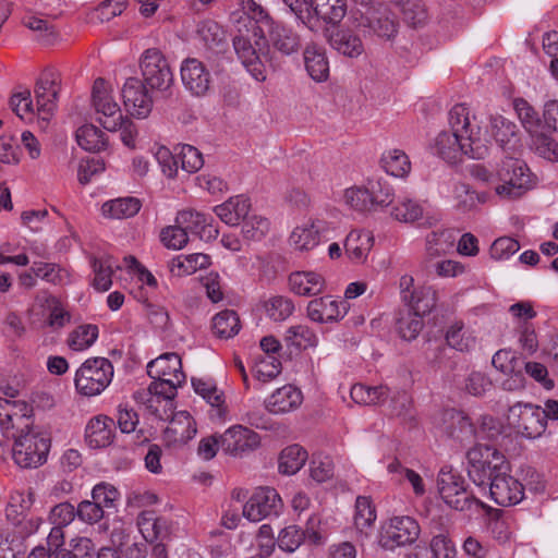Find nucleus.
Returning a JSON list of instances; mask_svg holds the SVG:
<instances>
[{
    "label": "nucleus",
    "instance_id": "6",
    "mask_svg": "<svg viewBox=\"0 0 558 558\" xmlns=\"http://www.w3.org/2000/svg\"><path fill=\"white\" fill-rule=\"evenodd\" d=\"M49 435L37 426L21 429L14 437L12 459L22 469H35L43 465L50 450Z\"/></svg>",
    "mask_w": 558,
    "mask_h": 558
},
{
    "label": "nucleus",
    "instance_id": "17",
    "mask_svg": "<svg viewBox=\"0 0 558 558\" xmlns=\"http://www.w3.org/2000/svg\"><path fill=\"white\" fill-rule=\"evenodd\" d=\"M484 497H488L499 506L509 507L520 504L525 495L523 484L506 471L505 474L496 475L488 485L478 490Z\"/></svg>",
    "mask_w": 558,
    "mask_h": 558
},
{
    "label": "nucleus",
    "instance_id": "46",
    "mask_svg": "<svg viewBox=\"0 0 558 558\" xmlns=\"http://www.w3.org/2000/svg\"><path fill=\"white\" fill-rule=\"evenodd\" d=\"M369 193L371 209L388 207L392 204L395 192L390 184L381 178H367L365 180Z\"/></svg>",
    "mask_w": 558,
    "mask_h": 558
},
{
    "label": "nucleus",
    "instance_id": "58",
    "mask_svg": "<svg viewBox=\"0 0 558 558\" xmlns=\"http://www.w3.org/2000/svg\"><path fill=\"white\" fill-rule=\"evenodd\" d=\"M335 475V464L331 457L323 453L314 454L310 461V476L317 483L331 480Z\"/></svg>",
    "mask_w": 558,
    "mask_h": 558
},
{
    "label": "nucleus",
    "instance_id": "28",
    "mask_svg": "<svg viewBox=\"0 0 558 558\" xmlns=\"http://www.w3.org/2000/svg\"><path fill=\"white\" fill-rule=\"evenodd\" d=\"M177 223L206 242L215 240L219 234L213 217L195 209L181 210L177 216Z\"/></svg>",
    "mask_w": 558,
    "mask_h": 558
},
{
    "label": "nucleus",
    "instance_id": "25",
    "mask_svg": "<svg viewBox=\"0 0 558 558\" xmlns=\"http://www.w3.org/2000/svg\"><path fill=\"white\" fill-rule=\"evenodd\" d=\"M124 267L131 277L130 294L137 302H146L149 299L148 292L158 288L156 277L134 256L124 257Z\"/></svg>",
    "mask_w": 558,
    "mask_h": 558
},
{
    "label": "nucleus",
    "instance_id": "48",
    "mask_svg": "<svg viewBox=\"0 0 558 558\" xmlns=\"http://www.w3.org/2000/svg\"><path fill=\"white\" fill-rule=\"evenodd\" d=\"M263 310L269 319L284 322L293 314L295 306L288 296L272 295L264 301Z\"/></svg>",
    "mask_w": 558,
    "mask_h": 558
},
{
    "label": "nucleus",
    "instance_id": "49",
    "mask_svg": "<svg viewBox=\"0 0 558 558\" xmlns=\"http://www.w3.org/2000/svg\"><path fill=\"white\" fill-rule=\"evenodd\" d=\"M351 399L362 405H375L386 400L388 388L386 386L371 387L363 384H355L350 390Z\"/></svg>",
    "mask_w": 558,
    "mask_h": 558
},
{
    "label": "nucleus",
    "instance_id": "44",
    "mask_svg": "<svg viewBox=\"0 0 558 558\" xmlns=\"http://www.w3.org/2000/svg\"><path fill=\"white\" fill-rule=\"evenodd\" d=\"M381 168L391 177L403 179L411 172L409 156L401 149L390 148L383 153Z\"/></svg>",
    "mask_w": 558,
    "mask_h": 558
},
{
    "label": "nucleus",
    "instance_id": "33",
    "mask_svg": "<svg viewBox=\"0 0 558 558\" xmlns=\"http://www.w3.org/2000/svg\"><path fill=\"white\" fill-rule=\"evenodd\" d=\"M492 363L497 371L511 377L504 383L506 389L515 390L523 387L522 363L515 352L506 349L499 350L494 354Z\"/></svg>",
    "mask_w": 558,
    "mask_h": 558
},
{
    "label": "nucleus",
    "instance_id": "36",
    "mask_svg": "<svg viewBox=\"0 0 558 558\" xmlns=\"http://www.w3.org/2000/svg\"><path fill=\"white\" fill-rule=\"evenodd\" d=\"M377 520V511L373 500L366 496H359L355 500L353 525L361 535L368 536Z\"/></svg>",
    "mask_w": 558,
    "mask_h": 558
},
{
    "label": "nucleus",
    "instance_id": "2",
    "mask_svg": "<svg viewBox=\"0 0 558 558\" xmlns=\"http://www.w3.org/2000/svg\"><path fill=\"white\" fill-rule=\"evenodd\" d=\"M483 120L464 105H456L449 112V130L439 132L429 148L447 162H456L461 155L483 159L488 154V137L481 135Z\"/></svg>",
    "mask_w": 558,
    "mask_h": 558
},
{
    "label": "nucleus",
    "instance_id": "13",
    "mask_svg": "<svg viewBox=\"0 0 558 558\" xmlns=\"http://www.w3.org/2000/svg\"><path fill=\"white\" fill-rule=\"evenodd\" d=\"M507 423L518 435L535 439L546 430V414L539 405L517 403L510 407Z\"/></svg>",
    "mask_w": 558,
    "mask_h": 558
},
{
    "label": "nucleus",
    "instance_id": "61",
    "mask_svg": "<svg viewBox=\"0 0 558 558\" xmlns=\"http://www.w3.org/2000/svg\"><path fill=\"white\" fill-rule=\"evenodd\" d=\"M28 404L25 400H9L0 398V427L10 428L15 416H25Z\"/></svg>",
    "mask_w": 558,
    "mask_h": 558
},
{
    "label": "nucleus",
    "instance_id": "53",
    "mask_svg": "<svg viewBox=\"0 0 558 558\" xmlns=\"http://www.w3.org/2000/svg\"><path fill=\"white\" fill-rule=\"evenodd\" d=\"M271 227L270 220L259 214H252L242 222V234L248 241H260L264 239Z\"/></svg>",
    "mask_w": 558,
    "mask_h": 558
},
{
    "label": "nucleus",
    "instance_id": "51",
    "mask_svg": "<svg viewBox=\"0 0 558 558\" xmlns=\"http://www.w3.org/2000/svg\"><path fill=\"white\" fill-rule=\"evenodd\" d=\"M240 329V318L233 311H221L213 318V330L220 338H232L239 333Z\"/></svg>",
    "mask_w": 558,
    "mask_h": 558
},
{
    "label": "nucleus",
    "instance_id": "19",
    "mask_svg": "<svg viewBox=\"0 0 558 558\" xmlns=\"http://www.w3.org/2000/svg\"><path fill=\"white\" fill-rule=\"evenodd\" d=\"M140 68L146 84L151 89L166 90L171 86L172 72L167 59L158 49L145 50L140 60Z\"/></svg>",
    "mask_w": 558,
    "mask_h": 558
},
{
    "label": "nucleus",
    "instance_id": "60",
    "mask_svg": "<svg viewBox=\"0 0 558 558\" xmlns=\"http://www.w3.org/2000/svg\"><path fill=\"white\" fill-rule=\"evenodd\" d=\"M92 499L105 511L116 509L120 499L119 490L109 483H98L92 489Z\"/></svg>",
    "mask_w": 558,
    "mask_h": 558
},
{
    "label": "nucleus",
    "instance_id": "42",
    "mask_svg": "<svg viewBox=\"0 0 558 558\" xmlns=\"http://www.w3.org/2000/svg\"><path fill=\"white\" fill-rule=\"evenodd\" d=\"M210 265V257L204 253H193L174 257L169 265L172 275L178 277L190 276Z\"/></svg>",
    "mask_w": 558,
    "mask_h": 558
},
{
    "label": "nucleus",
    "instance_id": "14",
    "mask_svg": "<svg viewBox=\"0 0 558 558\" xmlns=\"http://www.w3.org/2000/svg\"><path fill=\"white\" fill-rule=\"evenodd\" d=\"M420 533L421 527L414 518L396 515L381 525L378 544L384 549L393 550L414 543Z\"/></svg>",
    "mask_w": 558,
    "mask_h": 558
},
{
    "label": "nucleus",
    "instance_id": "40",
    "mask_svg": "<svg viewBox=\"0 0 558 558\" xmlns=\"http://www.w3.org/2000/svg\"><path fill=\"white\" fill-rule=\"evenodd\" d=\"M141 206L142 204L136 197H119L105 202L100 211L108 219H126L135 216Z\"/></svg>",
    "mask_w": 558,
    "mask_h": 558
},
{
    "label": "nucleus",
    "instance_id": "39",
    "mask_svg": "<svg viewBox=\"0 0 558 558\" xmlns=\"http://www.w3.org/2000/svg\"><path fill=\"white\" fill-rule=\"evenodd\" d=\"M99 337V328L95 324H82L71 330L65 339L72 352H85L90 349Z\"/></svg>",
    "mask_w": 558,
    "mask_h": 558
},
{
    "label": "nucleus",
    "instance_id": "59",
    "mask_svg": "<svg viewBox=\"0 0 558 558\" xmlns=\"http://www.w3.org/2000/svg\"><path fill=\"white\" fill-rule=\"evenodd\" d=\"M531 148L535 154L548 161H558V142L551 136L539 133L531 135Z\"/></svg>",
    "mask_w": 558,
    "mask_h": 558
},
{
    "label": "nucleus",
    "instance_id": "10",
    "mask_svg": "<svg viewBox=\"0 0 558 558\" xmlns=\"http://www.w3.org/2000/svg\"><path fill=\"white\" fill-rule=\"evenodd\" d=\"M438 493L442 501L458 511L482 510L486 506L468 490L465 478L450 468H442L437 480Z\"/></svg>",
    "mask_w": 558,
    "mask_h": 558
},
{
    "label": "nucleus",
    "instance_id": "30",
    "mask_svg": "<svg viewBox=\"0 0 558 558\" xmlns=\"http://www.w3.org/2000/svg\"><path fill=\"white\" fill-rule=\"evenodd\" d=\"M48 313L46 326L52 330L62 329L71 319L70 313L65 310L62 302L52 295L37 296L34 305L29 310L32 316H38Z\"/></svg>",
    "mask_w": 558,
    "mask_h": 558
},
{
    "label": "nucleus",
    "instance_id": "34",
    "mask_svg": "<svg viewBox=\"0 0 558 558\" xmlns=\"http://www.w3.org/2000/svg\"><path fill=\"white\" fill-rule=\"evenodd\" d=\"M251 206L250 198L240 194L229 197L226 202L215 206L213 210L223 223L236 227L246 219Z\"/></svg>",
    "mask_w": 558,
    "mask_h": 558
},
{
    "label": "nucleus",
    "instance_id": "45",
    "mask_svg": "<svg viewBox=\"0 0 558 558\" xmlns=\"http://www.w3.org/2000/svg\"><path fill=\"white\" fill-rule=\"evenodd\" d=\"M329 41L333 49L349 58H357L364 51L361 38L349 29H338Z\"/></svg>",
    "mask_w": 558,
    "mask_h": 558
},
{
    "label": "nucleus",
    "instance_id": "24",
    "mask_svg": "<svg viewBox=\"0 0 558 558\" xmlns=\"http://www.w3.org/2000/svg\"><path fill=\"white\" fill-rule=\"evenodd\" d=\"M477 119H482L481 135H487L488 145L490 138H495L496 143L504 149L514 150L519 144L517 125L499 114H476Z\"/></svg>",
    "mask_w": 558,
    "mask_h": 558
},
{
    "label": "nucleus",
    "instance_id": "52",
    "mask_svg": "<svg viewBox=\"0 0 558 558\" xmlns=\"http://www.w3.org/2000/svg\"><path fill=\"white\" fill-rule=\"evenodd\" d=\"M390 216L400 222H414L422 218L423 207L410 197H402L391 207Z\"/></svg>",
    "mask_w": 558,
    "mask_h": 558
},
{
    "label": "nucleus",
    "instance_id": "32",
    "mask_svg": "<svg viewBox=\"0 0 558 558\" xmlns=\"http://www.w3.org/2000/svg\"><path fill=\"white\" fill-rule=\"evenodd\" d=\"M114 422L107 415H96L85 426V441L89 448L100 449L112 444Z\"/></svg>",
    "mask_w": 558,
    "mask_h": 558
},
{
    "label": "nucleus",
    "instance_id": "4",
    "mask_svg": "<svg viewBox=\"0 0 558 558\" xmlns=\"http://www.w3.org/2000/svg\"><path fill=\"white\" fill-rule=\"evenodd\" d=\"M59 92V75L48 71L43 73L35 86L36 102H34L28 89H21L11 96L10 106L25 123H37L41 129H45L57 109Z\"/></svg>",
    "mask_w": 558,
    "mask_h": 558
},
{
    "label": "nucleus",
    "instance_id": "26",
    "mask_svg": "<svg viewBox=\"0 0 558 558\" xmlns=\"http://www.w3.org/2000/svg\"><path fill=\"white\" fill-rule=\"evenodd\" d=\"M303 400V392L298 386L286 384L265 398L264 407L270 414L283 415L299 410Z\"/></svg>",
    "mask_w": 558,
    "mask_h": 558
},
{
    "label": "nucleus",
    "instance_id": "38",
    "mask_svg": "<svg viewBox=\"0 0 558 558\" xmlns=\"http://www.w3.org/2000/svg\"><path fill=\"white\" fill-rule=\"evenodd\" d=\"M307 459L308 453L302 446H287L279 453L278 472L282 475H294L305 465Z\"/></svg>",
    "mask_w": 558,
    "mask_h": 558
},
{
    "label": "nucleus",
    "instance_id": "43",
    "mask_svg": "<svg viewBox=\"0 0 558 558\" xmlns=\"http://www.w3.org/2000/svg\"><path fill=\"white\" fill-rule=\"evenodd\" d=\"M369 199L365 181L362 184H354L343 189L339 197V202L344 207L360 214L372 210Z\"/></svg>",
    "mask_w": 558,
    "mask_h": 558
},
{
    "label": "nucleus",
    "instance_id": "23",
    "mask_svg": "<svg viewBox=\"0 0 558 558\" xmlns=\"http://www.w3.org/2000/svg\"><path fill=\"white\" fill-rule=\"evenodd\" d=\"M191 383L194 392L210 407L209 418L220 424L226 423L229 420V408L223 390L210 377H193Z\"/></svg>",
    "mask_w": 558,
    "mask_h": 558
},
{
    "label": "nucleus",
    "instance_id": "62",
    "mask_svg": "<svg viewBox=\"0 0 558 558\" xmlns=\"http://www.w3.org/2000/svg\"><path fill=\"white\" fill-rule=\"evenodd\" d=\"M13 264L24 267L29 264V258L24 250L21 248L19 241H8L0 244V265Z\"/></svg>",
    "mask_w": 558,
    "mask_h": 558
},
{
    "label": "nucleus",
    "instance_id": "16",
    "mask_svg": "<svg viewBox=\"0 0 558 558\" xmlns=\"http://www.w3.org/2000/svg\"><path fill=\"white\" fill-rule=\"evenodd\" d=\"M440 196L459 213L465 214L476 210L478 205L488 201L486 192H477L468 183L459 180H449L439 186Z\"/></svg>",
    "mask_w": 558,
    "mask_h": 558
},
{
    "label": "nucleus",
    "instance_id": "31",
    "mask_svg": "<svg viewBox=\"0 0 558 558\" xmlns=\"http://www.w3.org/2000/svg\"><path fill=\"white\" fill-rule=\"evenodd\" d=\"M375 245V235L367 229H353L344 240V253L356 265L365 264Z\"/></svg>",
    "mask_w": 558,
    "mask_h": 558
},
{
    "label": "nucleus",
    "instance_id": "21",
    "mask_svg": "<svg viewBox=\"0 0 558 558\" xmlns=\"http://www.w3.org/2000/svg\"><path fill=\"white\" fill-rule=\"evenodd\" d=\"M160 420L169 422L162 432V440L167 447L179 448L186 445L197 434L196 422L187 411H178L173 413V409L168 412L165 417L158 416Z\"/></svg>",
    "mask_w": 558,
    "mask_h": 558
},
{
    "label": "nucleus",
    "instance_id": "18",
    "mask_svg": "<svg viewBox=\"0 0 558 558\" xmlns=\"http://www.w3.org/2000/svg\"><path fill=\"white\" fill-rule=\"evenodd\" d=\"M260 444V435L241 424L231 425L220 434V449L233 458H241L255 451Z\"/></svg>",
    "mask_w": 558,
    "mask_h": 558
},
{
    "label": "nucleus",
    "instance_id": "11",
    "mask_svg": "<svg viewBox=\"0 0 558 558\" xmlns=\"http://www.w3.org/2000/svg\"><path fill=\"white\" fill-rule=\"evenodd\" d=\"M92 108L95 120L108 132H114L117 123L125 114L114 97V88L104 78H97L92 89Z\"/></svg>",
    "mask_w": 558,
    "mask_h": 558
},
{
    "label": "nucleus",
    "instance_id": "8",
    "mask_svg": "<svg viewBox=\"0 0 558 558\" xmlns=\"http://www.w3.org/2000/svg\"><path fill=\"white\" fill-rule=\"evenodd\" d=\"M498 183L494 187L496 196L500 199H513L534 184V178L529 167L523 160L517 158H506L502 160L497 171Z\"/></svg>",
    "mask_w": 558,
    "mask_h": 558
},
{
    "label": "nucleus",
    "instance_id": "20",
    "mask_svg": "<svg viewBox=\"0 0 558 558\" xmlns=\"http://www.w3.org/2000/svg\"><path fill=\"white\" fill-rule=\"evenodd\" d=\"M121 96L126 113L137 120L147 119L154 100L145 84L138 77H129L121 87Z\"/></svg>",
    "mask_w": 558,
    "mask_h": 558
},
{
    "label": "nucleus",
    "instance_id": "63",
    "mask_svg": "<svg viewBox=\"0 0 558 558\" xmlns=\"http://www.w3.org/2000/svg\"><path fill=\"white\" fill-rule=\"evenodd\" d=\"M34 502V495L31 490H16L12 493L9 504L5 509V514L9 520H16L17 517L31 509Z\"/></svg>",
    "mask_w": 558,
    "mask_h": 558
},
{
    "label": "nucleus",
    "instance_id": "3",
    "mask_svg": "<svg viewBox=\"0 0 558 558\" xmlns=\"http://www.w3.org/2000/svg\"><path fill=\"white\" fill-rule=\"evenodd\" d=\"M147 374L153 381L144 403L154 415L165 417L172 410L178 388L186 379L181 356L174 352L160 354L147 364Z\"/></svg>",
    "mask_w": 558,
    "mask_h": 558
},
{
    "label": "nucleus",
    "instance_id": "64",
    "mask_svg": "<svg viewBox=\"0 0 558 558\" xmlns=\"http://www.w3.org/2000/svg\"><path fill=\"white\" fill-rule=\"evenodd\" d=\"M432 558H458L454 542L444 533L433 536L429 542Z\"/></svg>",
    "mask_w": 558,
    "mask_h": 558
},
{
    "label": "nucleus",
    "instance_id": "5",
    "mask_svg": "<svg viewBox=\"0 0 558 558\" xmlns=\"http://www.w3.org/2000/svg\"><path fill=\"white\" fill-rule=\"evenodd\" d=\"M468 475L480 489L495 478L496 475L510 471L511 464L502 451L496 447L478 444L466 453Z\"/></svg>",
    "mask_w": 558,
    "mask_h": 558
},
{
    "label": "nucleus",
    "instance_id": "54",
    "mask_svg": "<svg viewBox=\"0 0 558 558\" xmlns=\"http://www.w3.org/2000/svg\"><path fill=\"white\" fill-rule=\"evenodd\" d=\"M446 341L450 348L461 352L469 351L475 345L473 332L460 323L449 326L446 332Z\"/></svg>",
    "mask_w": 558,
    "mask_h": 558
},
{
    "label": "nucleus",
    "instance_id": "27",
    "mask_svg": "<svg viewBox=\"0 0 558 558\" xmlns=\"http://www.w3.org/2000/svg\"><path fill=\"white\" fill-rule=\"evenodd\" d=\"M184 87L195 96H204L210 88L211 75L206 65L196 58L185 59L180 68Z\"/></svg>",
    "mask_w": 558,
    "mask_h": 558
},
{
    "label": "nucleus",
    "instance_id": "7",
    "mask_svg": "<svg viewBox=\"0 0 558 558\" xmlns=\"http://www.w3.org/2000/svg\"><path fill=\"white\" fill-rule=\"evenodd\" d=\"M284 4L310 29L316 31L322 22L336 24L347 12L345 0H283Z\"/></svg>",
    "mask_w": 558,
    "mask_h": 558
},
{
    "label": "nucleus",
    "instance_id": "15",
    "mask_svg": "<svg viewBox=\"0 0 558 558\" xmlns=\"http://www.w3.org/2000/svg\"><path fill=\"white\" fill-rule=\"evenodd\" d=\"M283 510V501L279 493L267 486L257 487L243 506V517L251 522L279 517Z\"/></svg>",
    "mask_w": 558,
    "mask_h": 558
},
{
    "label": "nucleus",
    "instance_id": "47",
    "mask_svg": "<svg viewBox=\"0 0 558 558\" xmlns=\"http://www.w3.org/2000/svg\"><path fill=\"white\" fill-rule=\"evenodd\" d=\"M138 532L145 542L153 543L163 536L167 531V522L157 518L151 511H143L137 517Z\"/></svg>",
    "mask_w": 558,
    "mask_h": 558
},
{
    "label": "nucleus",
    "instance_id": "57",
    "mask_svg": "<svg viewBox=\"0 0 558 558\" xmlns=\"http://www.w3.org/2000/svg\"><path fill=\"white\" fill-rule=\"evenodd\" d=\"M119 265L111 257L102 258L94 263V288L105 292L112 286V275Z\"/></svg>",
    "mask_w": 558,
    "mask_h": 558
},
{
    "label": "nucleus",
    "instance_id": "1",
    "mask_svg": "<svg viewBox=\"0 0 558 558\" xmlns=\"http://www.w3.org/2000/svg\"><path fill=\"white\" fill-rule=\"evenodd\" d=\"M233 14L238 35L233 39L235 53L250 75L257 82L267 77L266 65L270 60L269 44L280 53L289 56L299 50L298 35L277 24L254 0H240Z\"/></svg>",
    "mask_w": 558,
    "mask_h": 558
},
{
    "label": "nucleus",
    "instance_id": "22",
    "mask_svg": "<svg viewBox=\"0 0 558 558\" xmlns=\"http://www.w3.org/2000/svg\"><path fill=\"white\" fill-rule=\"evenodd\" d=\"M350 305L344 300L326 294L311 300L306 305V315L313 323L329 325L341 322L349 313Z\"/></svg>",
    "mask_w": 558,
    "mask_h": 558
},
{
    "label": "nucleus",
    "instance_id": "56",
    "mask_svg": "<svg viewBox=\"0 0 558 558\" xmlns=\"http://www.w3.org/2000/svg\"><path fill=\"white\" fill-rule=\"evenodd\" d=\"M281 373V361L276 355H259L254 363V377L267 383L276 378Z\"/></svg>",
    "mask_w": 558,
    "mask_h": 558
},
{
    "label": "nucleus",
    "instance_id": "50",
    "mask_svg": "<svg viewBox=\"0 0 558 558\" xmlns=\"http://www.w3.org/2000/svg\"><path fill=\"white\" fill-rule=\"evenodd\" d=\"M404 302L410 308L409 312L423 317L435 305V292L430 287L420 286L417 289H414V292Z\"/></svg>",
    "mask_w": 558,
    "mask_h": 558
},
{
    "label": "nucleus",
    "instance_id": "35",
    "mask_svg": "<svg viewBox=\"0 0 558 558\" xmlns=\"http://www.w3.org/2000/svg\"><path fill=\"white\" fill-rule=\"evenodd\" d=\"M318 342L319 338L315 330L305 324L292 325L283 335V343L290 353L316 348Z\"/></svg>",
    "mask_w": 558,
    "mask_h": 558
},
{
    "label": "nucleus",
    "instance_id": "55",
    "mask_svg": "<svg viewBox=\"0 0 558 558\" xmlns=\"http://www.w3.org/2000/svg\"><path fill=\"white\" fill-rule=\"evenodd\" d=\"M513 108L523 128L530 133V135L539 131L543 118L539 119L538 113L530 102L523 98H515L513 100Z\"/></svg>",
    "mask_w": 558,
    "mask_h": 558
},
{
    "label": "nucleus",
    "instance_id": "12",
    "mask_svg": "<svg viewBox=\"0 0 558 558\" xmlns=\"http://www.w3.org/2000/svg\"><path fill=\"white\" fill-rule=\"evenodd\" d=\"M330 229V223L322 218H306L292 228L288 245L298 254H308L328 240Z\"/></svg>",
    "mask_w": 558,
    "mask_h": 558
},
{
    "label": "nucleus",
    "instance_id": "29",
    "mask_svg": "<svg viewBox=\"0 0 558 558\" xmlns=\"http://www.w3.org/2000/svg\"><path fill=\"white\" fill-rule=\"evenodd\" d=\"M326 279L316 270H296L289 275V290L298 296H316L326 290Z\"/></svg>",
    "mask_w": 558,
    "mask_h": 558
},
{
    "label": "nucleus",
    "instance_id": "9",
    "mask_svg": "<svg viewBox=\"0 0 558 558\" xmlns=\"http://www.w3.org/2000/svg\"><path fill=\"white\" fill-rule=\"evenodd\" d=\"M113 374V365L108 359L89 357L75 371V390L84 397L99 396L112 381Z\"/></svg>",
    "mask_w": 558,
    "mask_h": 558
},
{
    "label": "nucleus",
    "instance_id": "37",
    "mask_svg": "<svg viewBox=\"0 0 558 558\" xmlns=\"http://www.w3.org/2000/svg\"><path fill=\"white\" fill-rule=\"evenodd\" d=\"M75 141L82 149L90 153L101 151L108 146L106 134L89 122H85L76 129Z\"/></svg>",
    "mask_w": 558,
    "mask_h": 558
},
{
    "label": "nucleus",
    "instance_id": "41",
    "mask_svg": "<svg viewBox=\"0 0 558 558\" xmlns=\"http://www.w3.org/2000/svg\"><path fill=\"white\" fill-rule=\"evenodd\" d=\"M304 63L308 75L316 82H325L329 77V63L325 51L315 46H307L304 51Z\"/></svg>",
    "mask_w": 558,
    "mask_h": 558
}]
</instances>
